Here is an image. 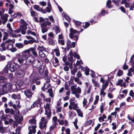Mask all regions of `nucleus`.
Returning a JSON list of instances; mask_svg holds the SVG:
<instances>
[{"instance_id": "1", "label": "nucleus", "mask_w": 134, "mask_h": 134, "mask_svg": "<svg viewBox=\"0 0 134 134\" xmlns=\"http://www.w3.org/2000/svg\"><path fill=\"white\" fill-rule=\"evenodd\" d=\"M25 59L26 60V64L27 65L25 69L28 68L29 65L33 64L35 60V58L32 55L29 53V50H25Z\"/></svg>"}, {"instance_id": "2", "label": "nucleus", "mask_w": 134, "mask_h": 134, "mask_svg": "<svg viewBox=\"0 0 134 134\" xmlns=\"http://www.w3.org/2000/svg\"><path fill=\"white\" fill-rule=\"evenodd\" d=\"M12 84L10 83H7L2 85L1 89L0 91V93L1 95L5 94L7 92H10L12 88Z\"/></svg>"}, {"instance_id": "3", "label": "nucleus", "mask_w": 134, "mask_h": 134, "mask_svg": "<svg viewBox=\"0 0 134 134\" xmlns=\"http://www.w3.org/2000/svg\"><path fill=\"white\" fill-rule=\"evenodd\" d=\"M20 22L21 24L20 27L21 33L23 35H25L26 33V31L27 29V26L28 24L24 20L22 19H21Z\"/></svg>"}, {"instance_id": "4", "label": "nucleus", "mask_w": 134, "mask_h": 134, "mask_svg": "<svg viewBox=\"0 0 134 134\" xmlns=\"http://www.w3.org/2000/svg\"><path fill=\"white\" fill-rule=\"evenodd\" d=\"M8 66L11 72H13L16 71L19 68V65L13 62H10L8 63Z\"/></svg>"}, {"instance_id": "5", "label": "nucleus", "mask_w": 134, "mask_h": 134, "mask_svg": "<svg viewBox=\"0 0 134 134\" xmlns=\"http://www.w3.org/2000/svg\"><path fill=\"white\" fill-rule=\"evenodd\" d=\"M70 33L69 34L70 37L72 39L75 40V42H76L79 38L78 35L77 34H75L77 33V31L71 28L70 29Z\"/></svg>"}, {"instance_id": "6", "label": "nucleus", "mask_w": 134, "mask_h": 134, "mask_svg": "<svg viewBox=\"0 0 134 134\" xmlns=\"http://www.w3.org/2000/svg\"><path fill=\"white\" fill-rule=\"evenodd\" d=\"M17 61L20 64H22L25 59V50L21 54H17Z\"/></svg>"}, {"instance_id": "7", "label": "nucleus", "mask_w": 134, "mask_h": 134, "mask_svg": "<svg viewBox=\"0 0 134 134\" xmlns=\"http://www.w3.org/2000/svg\"><path fill=\"white\" fill-rule=\"evenodd\" d=\"M76 85H73L71 86V88L72 91V94H76L78 93L81 94V89L80 87H78L76 88Z\"/></svg>"}, {"instance_id": "8", "label": "nucleus", "mask_w": 134, "mask_h": 134, "mask_svg": "<svg viewBox=\"0 0 134 134\" xmlns=\"http://www.w3.org/2000/svg\"><path fill=\"white\" fill-rule=\"evenodd\" d=\"M48 121V119H46L44 117H42L41 119V121L40 122V127L42 129L47 127L46 124Z\"/></svg>"}, {"instance_id": "9", "label": "nucleus", "mask_w": 134, "mask_h": 134, "mask_svg": "<svg viewBox=\"0 0 134 134\" xmlns=\"http://www.w3.org/2000/svg\"><path fill=\"white\" fill-rule=\"evenodd\" d=\"M5 46L6 49L12 52H14L17 51V49L15 47H13V45L12 43L5 44Z\"/></svg>"}, {"instance_id": "10", "label": "nucleus", "mask_w": 134, "mask_h": 134, "mask_svg": "<svg viewBox=\"0 0 134 134\" xmlns=\"http://www.w3.org/2000/svg\"><path fill=\"white\" fill-rule=\"evenodd\" d=\"M69 108L70 109L76 110L78 107L77 104L74 102H71L69 106Z\"/></svg>"}, {"instance_id": "11", "label": "nucleus", "mask_w": 134, "mask_h": 134, "mask_svg": "<svg viewBox=\"0 0 134 134\" xmlns=\"http://www.w3.org/2000/svg\"><path fill=\"white\" fill-rule=\"evenodd\" d=\"M26 50H29V53L31 52L32 54V55L34 56V57H38V54L37 53V51L35 48H31L29 49Z\"/></svg>"}, {"instance_id": "12", "label": "nucleus", "mask_w": 134, "mask_h": 134, "mask_svg": "<svg viewBox=\"0 0 134 134\" xmlns=\"http://www.w3.org/2000/svg\"><path fill=\"white\" fill-rule=\"evenodd\" d=\"M36 126L35 125H31L30 126H29V134H32V132L35 133L36 132L35 128Z\"/></svg>"}, {"instance_id": "13", "label": "nucleus", "mask_w": 134, "mask_h": 134, "mask_svg": "<svg viewBox=\"0 0 134 134\" xmlns=\"http://www.w3.org/2000/svg\"><path fill=\"white\" fill-rule=\"evenodd\" d=\"M25 74V72L24 70L20 69L19 70L18 72L16 74L18 78H21L24 76Z\"/></svg>"}, {"instance_id": "14", "label": "nucleus", "mask_w": 134, "mask_h": 134, "mask_svg": "<svg viewBox=\"0 0 134 134\" xmlns=\"http://www.w3.org/2000/svg\"><path fill=\"white\" fill-rule=\"evenodd\" d=\"M25 95L26 97L29 98H31L32 96L33 93H32L31 91L30 90H26L24 92Z\"/></svg>"}, {"instance_id": "15", "label": "nucleus", "mask_w": 134, "mask_h": 134, "mask_svg": "<svg viewBox=\"0 0 134 134\" xmlns=\"http://www.w3.org/2000/svg\"><path fill=\"white\" fill-rule=\"evenodd\" d=\"M51 62L53 63L54 66L56 67L57 65L59 64V61L58 58L55 57H53L51 60Z\"/></svg>"}, {"instance_id": "16", "label": "nucleus", "mask_w": 134, "mask_h": 134, "mask_svg": "<svg viewBox=\"0 0 134 134\" xmlns=\"http://www.w3.org/2000/svg\"><path fill=\"white\" fill-rule=\"evenodd\" d=\"M116 85L124 87V88L126 86L125 82H124L123 80L122 79L118 80V82L116 83Z\"/></svg>"}, {"instance_id": "17", "label": "nucleus", "mask_w": 134, "mask_h": 134, "mask_svg": "<svg viewBox=\"0 0 134 134\" xmlns=\"http://www.w3.org/2000/svg\"><path fill=\"white\" fill-rule=\"evenodd\" d=\"M42 103V102H38L35 101L31 106L30 109L36 107H41V104Z\"/></svg>"}, {"instance_id": "18", "label": "nucleus", "mask_w": 134, "mask_h": 134, "mask_svg": "<svg viewBox=\"0 0 134 134\" xmlns=\"http://www.w3.org/2000/svg\"><path fill=\"white\" fill-rule=\"evenodd\" d=\"M9 15L7 14H5L1 16V19L3 20V24H5L8 20Z\"/></svg>"}, {"instance_id": "19", "label": "nucleus", "mask_w": 134, "mask_h": 134, "mask_svg": "<svg viewBox=\"0 0 134 134\" xmlns=\"http://www.w3.org/2000/svg\"><path fill=\"white\" fill-rule=\"evenodd\" d=\"M68 59L69 60L70 62H72L73 61V57H74V55L73 53L71 50H70L69 52V54H68Z\"/></svg>"}, {"instance_id": "20", "label": "nucleus", "mask_w": 134, "mask_h": 134, "mask_svg": "<svg viewBox=\"0 0 134 134\" xmlns=\"http://www.w3.org/2000/svg\"><path fill=\"white\" fill-rule=\"evenodd\" d=\"M109 83V82L108 80L106 81L102 85V88L100 90H105L107 87Z\"/></svg>"}, {"instance_id": "21", "label": "nucleus", "mask_w": 134, "mask_h": 134, "mask_svg": "<svg viewBox=\"0 0 134 134\" xmlns=\"http://www.w3.org/2000/svg\"><path fill=\"white\" fill-rule=\"evenodd\" d=\"M11 97L14 99H19L21 98L20 94H14L12 95Z\"/></svg>"}, {"instance_id": "22", "label": "nucleus", "mask_w": 134, "mask_h": 134, "mask_svg": "<svg viewBox=\"0 0 134 134\" xmlns=\"http://www.w3.org/2000/svg\"><path fill=\"white\" fill-rule=\"evenodd\" d=\"M50 85L49 84L46 83L44 84L43 86L41 88V90L43 91H45L44 89H47L50 86Z\"/></svg>"}, {"instance_id": "23", "label": "nucleus", "mask_w": 134, "mask_h": 134, "mask_svg": "<svg viewBox=\"0 0 134 134\" xmlns=\"http://www.w3.org/2000/svg\"><path fill=\"white\" fill-rule=\"evenodd\" d=\"M106 116L104 114H103L102 116H100L98 120L100 122H101L102 121H104V119H106Z\"/></svg>"}, {"instance_id": "24", "label": "nucleus", "mask_w": 134, "mask_h": 134, "mask_svg": "<svg viewBox=\"0 0 134 134\" xmlns=\"http://www.w3.org/2000/svg\"><path fill=\"white\" fill-rule=\"evenodd\" d=\"M128 71L127 75L129 76H132V73L134 72V69H133L132 68H131L128 70Z\"/></svg>"}, {"instance_id": "25", "label": "nucleus", "mask_w": 134, "mask_h": 134, "mask_svg": "<svg viewBox=\"0 0 134 134\" xmlns=\"http://www.w3.org/2000/svg\"><path fill=\"white\" fill-rule=\"evenodd\" d=\"M7 26L8 29V32H9V33L10 34L11 33L12 34V32H13V30L12 29L11 27L10 24V23L7 24Z\"/></svg>"}, {"instance_id": "26", "label": "nucleus", "mask_w": 134, "mask_h": 134, "mask_svg": "<svg viewBox=\"0 0 134 134\" xmlns=\"http://www.w3.org/2000/svg\"><path fill=\"white\" fill-rule=\"evenodd\" d=\"M47 92L49 94V96L53 98L54 95L53 93H54L53 92V91L52 89V88H49L47 91Z\"/></svg>"}, {"instance_id": "27", "label": "nucleus", "mask_w": 134, "mask_h": 134, "mask_svg": "<svg viewBox=\"0 0 134 134\" xmlns=\"http://www.w3.org/2000/svg\"><path fill=\"white\" fill-rule=\"evenodd\" d=\"M37 50L38 51V52H43L46 50L45 48L43 46H39L38 47Z\"/></svg>"}, {"instance_id": "28", "label": "nucleus", "mask_w": 134, "mask_h": 134, "mask_svg": "<svg viewBox=\"0 0 134 134\" xmlns=\"http://www.w3.org/2000/svg\"><path fill=\"white\" fill-rule=\"evenodd\" d=\"M11 16L12 17L13 16V17L14 18L16 17L18 18H20L22 16V15L19 13H18L17 14H15L13 15H11Z\"/></svg>"}, {"instance_id": "29", "label": "nucleus", "mask_w": 134, "mask_h": 134, "mask_svg": "<svg viewBox=\"0 0 134 134\" xmlns=\"http://www.w3.org/2000/svg\"><path fill=\"white\" fill-rule=\"evenodd\" d=\"M45 109L46 114L47 111H50V108L49 104L48 103L46 104V106L44 107Z\"/></svg>"}, {"instance_id": "30", "label": "nucleus", "mask_w": 134, "mask_h": 134, "mask_svg": "<svg viewBox=\"0 0 134 134\" xmlns=\"http://www.w3.org/2000/svg\"><path fill=\"white\" fill-rule=\"evenodd\" d=\"M16 47L19 49H21L23 48L24 45L21 43H17L15 44Z\"/></svg>"}, {"instance_id": "31", "label": "nucleus", "mask_w": 134, "mask_h": 134, "mask_svg": "<svg viewBox=\"0 0 134 134\" xmlns=\"http://www.w3.org/2000/svg\"><path fill=\"white\" fill-rule=\"evenodd\" d=\"M77 113L78 115L81 117L83 116V113L80 109H77L76 110Z\"/></svg>"}, {"instance_id": "32", "label": "nucleus", "mask_w": 134, "mask_h": 134, "mask_svg": "<svg viewBox=\"0 0 134 134\" xmlns=\"http://www.w3.org/2000/svg\"><path fill=\"white\" fill-rule=\"evenodd\" d=\"M63 16H64V18L68 21H70L71 19L70 18L68 15L65 13H63L62 14Z\"/></svg>"}, {"instance_id": "33", "label": "nucleus", "mask_w": 134, "mask_h": 134, "mask_svg": "<svg viewBox=\"0 0 134 134\" xmlns=\"http://www.w3.org/2000/svg\"><path fill=\"white\" fill-rule=\"evenodd\" d=\"M105 104L104 103H102L100 107V112L102 113L104 110V107Z\"/></svg>"}, {"instance_id": "34", "label": "nucleus", "mask_w": 134, "mask_h": 134, "mask_svg": "<svg viewBox=\"0 0 134 134\" xmlns=\"http://www.w3.org/2000/svg\"><path fill=\"white\" fill-rule=\"evenodd\" d=\"M87 101L86 99H84L83 102V106L85 109H86L88 107V105L87 104Z\"/></svg>"}, {"instance_id": "35", "label": "nucleus", "mask_w": 134, "mask_h": 134, "mask_svg": "<svg viewBox=\"0 0 134 134\" xmlns=\"http://www.w3.org/2000/svg\"><path fill=\"white\" fill-rule=\"evenodd\" d=\"M44 72V67L42 66L39 69V72L41 75H42Z\"/></svg>"}, {"instance_id": "36", "label": "nucleus", "mask_w": 134, "mask_h": 134, "mask_svg": "<svg viewBox=\"0 0 134 134\" xmlns=\"http://www.w3.org/2000/svg\"><path fill=\"white\" fill-rule=\"evenodd\" d=\"M69 113H70L69 114V116L71 118H72L74 116H75L76 115V114L75 112L74 111H69Z\"/></svg>"}, {"instance_id": "37", "label": "nucleus", "mask_w": 134, "mask_h": 134, "mask_svg": "<svg viewBox=\"0 0 134 134\" xmlns=\"http://www.w3.org/2000/svg\"><path fill=\"white\" fill-rule=\"evenodd\" d=\"M27 33L28 35H30L31 34L32 35L34 36H36V34L34 32L32 31L31 30H28L27 31Z\"/></svg>"}, {"instance_id": "38", "label": "nucleus", "mask_w": 134, "mask_h": 134, "mask_svg": "<svg viewBox=\"0 0 134 134\" xmlns=\"http://www.w3.org/2000/svg\"><path fill=\"white\" fill-rule=\"evenodd\" d=\"M130 62L132 63L131 65L134 68V55H132L131 58Z\"/></svg>"}, {"instance_id": "39", "label": "nucleus", "mask_w": 134, "mask_h": 134, "mask_svg": "<svg viewBox=\"0 0 134 134\" xmlns=\"http://www.w3.org/2000/svg\"><path fill=\"white\" fill-rule=\"evenodd\" d=\"M47 42L49 44H51L52 45H54L55 44L54 42L51 39H48L47 40Z\"/></svg>"}, {"instance_id": "40", "label": "nucleus", "mask_w": 134, "mask_h": 134, "mask_svg": "<svg viewBox=\"0 0 134 134\" xmlns=\"http://www.w3.org/2000/svg\"><path fill=\"white\" fill-rule=\"evenodd\" d=\"M1 46L0 47V50L1 52L5 51L6 48L5 46V44H3L2 43L1 45Z\"/></svg>"}, {"instance_id": "41", "label": "nucleus", "mask_w": 134, "mask_h": 134, "mask_svg": "<svg viewBox=\"0 0 134 134\" xmlns=\"http://www.w3.org/2000/svg\"><path fill=\"white\" fill-rule=\"evenodd\" d=\"M58 120L57 118L55 116L53 117L52 119V123H54L58 124V123L57 122Z\"/></svg>"}, {"instance_id": "42", "label": "nucleus", "mask_w": 134, "mask_h": 134, "mask_svg": "<svg viewBox=\"0 0 134 134\" xmlns=\"http://www.w3.org/2000/svg\"><path fill=\"white\" fill-rule=\"evenodd\" d=\"M10 35L11 36L13 37H20L21 36V35L20 34H18L16 35V34H13V32H12V34H11Z\"/></svg>"}, {"instance_id": "43", "label": "nucleus", "mask_w": 134, "mask_h": 134, "mask_svg": "<svg viewBox=\"0 0 134 134\" xmlns=\"http://www.w3.org/2000/svg\"><path fill=\"white\" fill-rule=\"evenodd\" d=\"M17 83L18 85L20 86L23 85L24 83V82L22 80H19L17 81Z\"/></svg>"}, {"instance_id": "44", "label": "nucleus", "mask_w": 134, "mask_h": 134, "mask_svg": "<svg viewBox=\"0 0 134 134\" xmlns=\"http://www.w3.org/2000/svg\"><path fill=\"white\" fill-rule=\"evenodd\" d=\"M71 70V74L73 75H74L75 73L77 72L78 69L77 68L75 67L74 68L73 70Z\"/></svg>"}, {"instance_id": "45", "label": "nucleus", "mask_w": 134, "mask_h": 134, "mask_svg": "<svg viewBox=\"0 0 134 134\" xmlns=\"http://www.w3.org/2000/svg\"><path fill=\"white\" fill-rule=\"evenodd\" d=\"M77 118H76L75 119V121L73 122V124L74 126H75L76 129H78L79 127L77 125Z\"/></svg>"}, {"instance_id": "46", "label": "nucleus", "mask_w": 134, "mask_h": 134, "mask_svg": "<svg viewBox=\"0 0 134 134\" xmlns=\"http://www.w3.org/2000/svg\"><path fill=\"white\" fill-rule=\"evenodd\" d=\"M82 62L81 60H80V61L77 60V62L76 63V64L74 63V65L75 67H77L78 66V65L81 64H82Z\"/></svg>"}, {"instance_id": "47", "label": "nucleus", "mask_w": 134, "mask_h": 134, "mask_svg": "<svg viewBox=\"0 0 134 134\" xmlns=\"http://www.w3.org/2000/svg\"><path fill=\"white\" fill-rule=\"evenodd\" d=\"M111 2V0H108L107 2L106 5L109 8L112 7V6L111 5H109Z\"/></svg>"}, {"instance_id": "48", "label": "nucleus", "mask_w": 134, "mask_h": 134, "mask_svg": "<svg viewBox=\"0 0 134 134\" xmlns=\"http://www.w3.org/2000/svg\"><path fill=\"white\" fill-rule=\"evenodd\" d=\"M58 124L52 123V124L51 126L49 128V130L50 131L52 130Z\"/></svg>"}, {"instance_id": "49", "label": "nucleus", "mask_w": 134, "mask_h": 134, "mask_svg": "<svg viewBox=\"0 0 134 134\" xmlns=\"http://www.w3.org/2000/svg\"><path fill=\"white\" fill-rule=\"evenodd\" d=\"M51 111H47V113L46 114V112L45 113V114L46 115H47V119L49 120L50 117L51 115Z\"/></svg>"}, {"instance_id": "50", "label": "nucleus", "mask_w": 134, "mask_h": 134, "mask_svg": "<svg viewBox=\"0 0 134 134\" xmlns=\"http://www.w3.org/2000/svg\"><path fill=\"white\" fill-rule=\"evenodd\" d=\"M34 8L35 9L38 11H40L41 8L39 5H35L34 6Z\"/></svg>"}, {"instance_id": "51", "label": "nucleus", "mask_w": 134, "mask_h": 134, "mask_svg": "<svg viewBox=\"0 0 134 134\" xmlns=\"http://www.w3.org/2000/svg\"><path fill=\"white\" fill-rule=\"evenodd\" d=\"M29 122L30 123H32L34 124H36V121L34 118H32V119L30 120Z\"/></svg>"}, {"instance_id": "52", "label": "nucleus", "mask_w": 134, "mask_h": 134, "mask_svg": "<svg viewBox=\"0 0 134 134\" xmlns=\"http://www.w3.org/2000/svg\"><path fill=\"white\" fill-rule=\"evenodd\" d=\"M99 100V96L97 95L96 96V98L95 101L93 103L94 105L98 103V101Z\"/></svg>"}, {"instance_id": "53", "label": "nucleus", "mask_w": 134, "mask_h": 134, "mask_svg": "<svg viewBox=\"0 0 134 134\" xmlns=\"http://www.w3.org/2000/svg\"><path fill=\"white\" fill-rule=\"evenodd\" d=\"M38 53L39 56L40 57L44 58L45 57V55L43 52H38Z\"/></svg>"}, {"instance_id": "54", "label": "nucleus", "mask_w": 134, "mask_h": 134, "mask_svg": "<svg viewBox=\"0 0 134 134\" xmlns=\"http://www.w3.org/2000/svg\"><path fill=\"white\" fill-rule=\"evenodd\" d=\"M0 132L3 134L5 132V129L2 126H0Z\"/></svg>"}, {"instance_id": "55", "label": "nucleus", "mask_w": 134, "mask_h": 134, "mask_svg": "<svg viewBox=\"0 0 134 134\" xmlns=\"http://www.w3.org/2000/svg\"><path fill=\"white\" fill-rule=\"evenodd\" d=\"M9 69V67L8 66V64L5 67L4 69V71L5 73H7L8 72Z\"/></svg>"}, {"instance_id": "56", "label": "nucleus", "mask_w": 134, "mask_h": 134, "mask_svg": "<svg viewBox=\"0 0 134 134\" xmlns=\"http://www.w3.org/2000/svg\"><path fill=\"white\" fill-rule=\"evenodd\" d=\"M58 42L60 44H61L62 45H63L65 44L64 41L63 39L58 40Z\"/></svg>"}, {"instance_id": "57", "label": "nucleus", "mask_w": 134, "mask_h": 134, "mask_svg": "<svg viewBox=\"0 0 134 134\" xmlns=\"http://www.w3.org/2000/svg\"><path fill=\"white\" fill-rule=\"evenodd\" d=\"M55 31L56 33L57 34L60 32V30H59V28L57 26H55Z\"/></svg>"}, {"instance_id": "58", "label": "nucleus", "mask_w": 134, "mask_h": 134, "mask_svg": "<svg viewBox=\"0 0 134 134\" xmlns=\"http://www.w3.org/2000/svg\"><path fill=\"white\" fill-rule=\"evenodd\" d=\"M104 91L100 90V95L102 96L103 97H104L106 94V93Z\"/></svg>"}, {"instance_id": "59", "label": "nucleus", "mask_w": 134, "mask_h": 134, "mask_svg": "<svg viewBox=\"0 0 134 134\" xmlns=\"http://www.w3.org/2000/svg\"><path fill=\"white\" fill-rule=\"evenodd\" d=\"M123 74V72L121 70H119L117 74L118 76H121Z\"/></svg>"}, {"instance_id": "60", "label": "nucleus", "mask_w": 134, "mask_h": 134, "mask_svg": "<svg viewBox=\"0 0 134 134\" xmlns=\"http://www.w3.org/2000/svg\"><path fill=\"white\" fill-rule=\"evenodd\" d=\"M131 79H130V78L128 77H126V79H124V80L125 81V82H126L128 83L131 82Z\"/></svg>"}, {"instance_id": "61", "label": "nucleus", "mask_w": 134, "mask_h": 134, "mask_svg": "<svg viewBox=\"0 0 134 134\" xmlns=\"http://www.w3.org/2000/svg\"><path fill=\"white\" fill-rule=\"evenodd\" d=\"M12 42V41L10 39H9L6 41L5 42H3V44H9Z\"/></svg>"}, {"instance_id": "62", "label": "nucleus", "mask_w": 134, "mask_h": 134, "mask_svg": "<svg viewBox=\"0 0 134 134\" xmlns=\"http://www.w3.org/2000/svg\"><path fill=\"white\" fill-rule=\"evenodd\" d=\"M0 119H5L4 116H3V113L2 111H0Z\"/></svg>"}, {"instance_id": "63", "label": "nucleus", "mask_w": 134, "mask_h": 134, "mask_svg": "<svg viewBox=\"0 0 134 134\" xmlns=\"http://www.w3.org/2000/svg\"><path fill=\"white\" fill-rule=\"evenodd\" d=\"M73 22L75 24L76 26H79L81 23L80 22L76 21L74 20L73 21Z\"/></svg>"}, {"instance_id": "64", "label": "nucleus", "mask_w": 134, "mask_h": 134, "mask_svg": "<svg viewBox=\"0 0 134 134\" xmlns=\"http://www.w3.org/2000/svg\"><path fill=\"white\" fill-rule=\"evenodd\" d=\"M130 2H128L125 4V6L126 8H129L131 5V4L130 3Z\"/></svg>"}]
</instances>
